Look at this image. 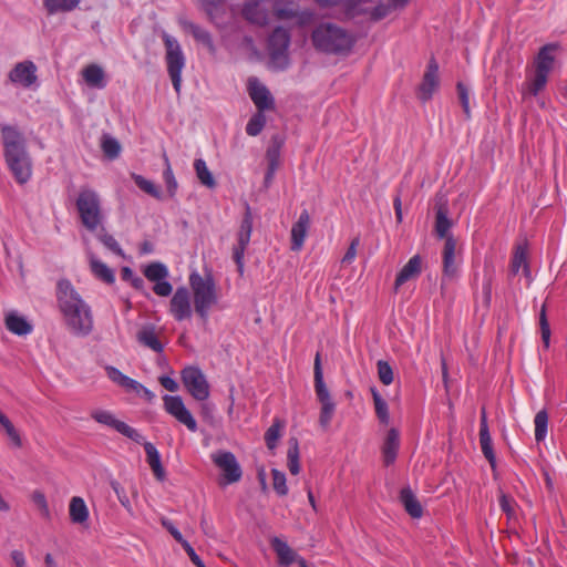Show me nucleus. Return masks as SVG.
I'll list each match as a JSON object with an SVG mask.
<instances>
[{
  "mask_svg": "<svg viewBox=\"0 0 567 567\" xmlns=\"http://www.w3.org/2000/svg\"><path fill=\"white\" fill-rule=\"evenodd\" d=\"M136 340L140 344L150 348L154 352L161 353L164 350V346L158 339L156 329L152 324L142 327V329L136 333Z\"/></svg>",
  "mask_w": 567,
  "mask_h": 567,
  "instance_id": "cd10ccee",
  "label": "nucleus"
},
{
  "mask_svg": "<svg viewBox=\"0 0 567 567\" xmlns=\"http://www.w3.org/2000/svg\"><path fill=\"white\" fill-rule=\"evenodd\" d=\"M279 20H290L298 17V11L293 7L278 8L275 11Z\"/></svg>",
  "mask_w": 567,
  "mask_h": 567,
  "instance_id": "680f3d73",
  "label": "nucleus"
},
{
  "mask_svg": "<svg viewBox=\"0 0 567 567\" xmlns=\"http://www.w3.org/2000/svg\"><path fill=\"white\" fill-rule=\"evenodd\" d=\"M70 518L73 523L83 524L89 518V511L83 498L79 496L72 497L70 502Z\"/></svg>",
  "mask_w": 567,
  "mask_h": 567,
  "instance_id": "f704fd0d",
  "label": "nucleus"
},
{
  "mask_svg": "<svg viewBox=\"0 0 567 567\" xmlns=\"http://www.w3.org/2000/svg\"><path fill=\"white\" fill-rule=\"evenodd\" d=\"M10 557L14 567H28L27 559L22 550H12L10 553Z\"/></svg>",
  "mask_w": 567,
  "mask_h": 567,
  "instance_id": "69168bd1",
  "label": "nucleus"
},
{
  "mask_svg": "<svg viewBox=\"0 0 567 567\" xmlns=\"http://www.w3.org/2000/svg\"><path fill=\"white\" fill-rule=\"evenodd\" d=\"M105 372L107 378L116 383L117 385L124 388L130 391L131 389L141 388V383L130 377L123 374L118 369L112 365L105 367Z\"/></svg>",
  "mask_w": 567,
  "mask_h": 567,
  "instance_id": "72a5a7b5",
  "label": "nucleus"
},
{
  "mask_svg": "<svg viewBox=\"0 0 567 567\" xmlns=\"http://www.w3.org/2000/svg\"><path fill=\"white\" fill-rule=\"evenodd\" d=\"M535 424V440L537 442H542L545 440L547 435V426H548V414L545 410H540L536 413L534 419Z\"/></svg>",
  "mask_w": 567,
  "mask_h": 567,
  "instance_id": "a18cd8bd",
  "label": "nucleus"
},
{
  "mask_svg": "<svg viewBox=\"0 0 567 567\" xmlns=\"http://www.w3.org/2000/svg\"><path fill=\"white\" fill-rule=\"evenodd\" d=\"M480 444H481L483 455L488 461L491 466L494 468L495 464H496V456H495V453L493 450V443H492V437H491L488 425H487V416H486L485 408H482V411H481Z\"/></svg>",
  "mask_w": 567,
  "mask_h": 567,
  "instance_id": "412c9836",
  "label": "nucleus"
},
{
  "mask_svg": "<svg viewBox=\"0 0 567 567\" xmlns=\"http://www.w3.org/2000/svg\"><path fill=\"white\" fill-rule=\"evenodd\" d=\"M523 267L526 276H529V266L527 262V250L523 246H517L512 259L511 269L516 275Z\"/></svg>",
  "mask_w": 567,
  "mask_h": 567,
  "instance_id": "79ce46f5",
  "label": "nucleus"
},
{
  "mask_svg": "<svg viewBox=\"0 0 567 567\" xmlns=\"http://www.w3.org/2000/svg\"><path fill=\"white\" fill-rule=\"evenodd\" d=\"M182 547L184 548V550L188 555L189 559L196 567L203 563L200 557L196 554V551L194 550V548L187 540L185 543H183Z\"/></svg>",
  "mask_w": 567,
  "mask_h": 567,
  "instance_id": "338daca9",
  "label": "nucleus"
},
{
  "mask_svg": "<svg viewBox=\"0 0 567 567\" xmlns=\"http://www.w3.org/2000/svg\"><path fill=\"white\" fill-rule=\"evenodd\" d=\"M287 466L292 475H297L300 472L299 463V442L296 437L289 440V447L287 451Z\"/></svg>",
  "mask_w": 567,
  "mask_h": 567,
  "instance_id": "58836bf2",
  "label": "nucleus"
},
{
  "mask_svg": "<svg viewBox=\"0 0 567 567\" xmlns=\"http://www.w3.org/2000/svg\"><path fill=\"white\" fill-rule=\"evenodd\" d=\"M243 14L249 22L257 25L268 23V12L259 1L247 2L243 9Z\"/></svg>",
  "mask_w": 567,
  "mask_h": 567,
  "instance_id": "c756f323",
  "label": "nucleus"
},
{
  "mask_svg": "<svg viewBox=\"0 0 567 567\" xmlns=\"http://www.w3.org/2000/svg\"><path fill=\"white\" fill-rule=\"evenodd\" d=\"M169 313L178 322L192 318L193 308L190 293L186 287H178L173 293L169 300Z\"/></svg>",
  "mask_w": 567,
  "mask_h": 567,
  "instance_id": "2eb2a0df",
  "label": "nucleus"
},
{
  "mask_svg": "<svg viewBox=\"0 0 567 567\" xmlns=\"http://www.w3.org/2000/svg\"><path fill=\"white\" fill-rule=\"evenodd\" d=\"M289 44V32L281 27L276 28L268 40L270 64L274 69L284 70L287 68L289 63L287 53Z\"/></svg>",
  "mask_w": 567,
  "mask_h": 567,
  "instance_id": "0eeeda50",
  "label": "nucleus"
},
{
  "mask_svg": "<svg viewBox=\"0 0 567 567\" xmlns=\"http://www.w3.org/2000/svg\"><path fill=\"white\" fill-rule=\"evenodd\" d=\"M458 100L461 102L463 112L466 118L471 117V109H470V92L466 85L462 82L456 84Z\"/></svg>",
  "mask_w": 567,
  "mask_h": 567,
  "instance_id": "5fc2aeb1",
  "label": "nucleus"
},
{
  "mask_svg": "<svg viewBox=\"0 0 567 567\" xmlns=\"http://www.w3.org/2000/svg\"><path fill=\"white\" fill-rule=\"evenodd\" d=\"M557 45L554 43L546 44L540 48L535 62H534V71L540 74L549 75L550 71L554 66V52L556 51Z\"/></svg>",
  "mask_w": 567,
  "mask_h": 567,
  "instance_id": "b1692460",
  "label": "nucleus"
},
{
  "mask_svg": "<svg viewBox=\"0 0 567 567\" xmlns=\"http://www.w3.org/2000/svg\"><path fill=\"white\" fill-rule=\"evenodd\" d=\"M56 301L65 326L71 333L86 337L93 330L91 307L81 298L69 280L62 279L56 285Z\"/></svg>",
  "mask_w": 567,
  "mask_h": 567,
  "instance_id": "f257e3e1",
  "label": "nucleus"
},
{
  "mask_svg": "<svg viewBox=\"0 0 567 567\" xmlns=\"http://www.w3.org/2000/svg\"><path fill=\"white\" fill-rule=\"evenodd\" d=\"M12 83L24 87L31 86L37 81V66L32 61L19 62L9 73Z\"/></svg>",
  "mask_w": 567,
  "mask_h": 567,
  "instance_id": "a211bd4d",
  "label": "nucleus"
},
{
  "mask_svg": "<svg viewBox=\"0 0 567 567\" xmlns=\"http://www.w3.org/2000/svg\"><path fill=\"white\" fill-rule=\"evenodd\" d=\"M163 401L164 409L169 415L184 424L190 432L197 431V422L179 395L166 394L163 396Z\"/></svg>",
  "mask_w": 567,
  "mask_h": 567,
  "instance_id": "4468645a",
  "label": "nucleus"
},
{
  "mask_svg": "<svg viewBox=\"0 0 567 567\" xmlns=\"http://www.w3.org/2000/svg\"><path fill=\"white\" fill-rule=\"evenodd\" d=\"M422 271V258L415 255L403 266L395 278L394 289L398 290L406 281L416 278Z\"/></svg>",
  "mask_w": 567,
  "mask_h": 567,
  "instance_id": "393cba45",
  "label": "nucleus"
},
{
  "mask_svg": "<svg viewBox=\"0 0 567 567\" xmlns=\"http://www.w3.org/2000/svg\"><path fill=\"white\" fill-rule=\"evenodd\" d=\"M440 85L439 64L434 58H431L426 71L423 74L421 84L419 85L417 96L421 101L427 102L432 99L434 92Z\"/></svg>",
  "mask_w": 567,
  "mask_h": 567,
  "instance_id": "dca6fc26",
  "label": "nucleus"
},
{
  "mask_svg": "<svg viewBox=\"0 0 567 567\" xmlns=\"http://www.w3.org/2000/svg\"><path fill=\"white\" fill-rule=\"evenodd\" d=\"M248 93L258 111L265 112L275 109V100L270 91L267 89L266 85L260 83L258 79H249Z\"/></svg>",
  "mask_w": 567,
  "mask_h": 567,
  "instance_id": "f3484780",
  "label": "nucleus"
},
{
  "mask_svg": "<svg viewBox=\"0 0 567 567\" xmlns=\"http://www.w3.org/2000/svg\"><path fill=\"white\" fill-rule=\"evenodd\" d=\"M453 226V221L449 218V207L446 203H440L435 208V224L434 231L437 238L447 240L449 237H453L450 234V229Z\"/></svg>",
  "mask_w": 567,
  "mask_h": 567,
  "instance_id": "5701e85b",
  "label": "nucleus"
},
{
  "mask_svg": "<svg viewBox=\"0 0 567 567\" xmlns=\"http://www.w3.org/2000/svg\"><path fill=\"white\" fill-rule=\"evenodd\" d=\"M0 426L4 430L6 434L11 440V442L14 444V446H17V447L22 446V440H21L19 432L17 431V429L14 427V425L12 424L10 419L1 411H0Z\"/></svg>",
  "mask_w": 567,
  "mask_h": 567,
  "instance_id": "c03bdc74",
  "label": "nucleus"
},
{
  "mask_svg": "<svg viewBox=\"0 0 567 567\" xmlns=\"http://www.w3.org/2000/svg\"><path fill=\"white\" fill-rule=\"evenodd\" d=\"M185 25L196 41L203 43L212 54L216 53V47L208 31L192 22H188Z\"/></svg>",
  "mask_w": 567,
  "mask_h": 567,
  "instance_id": "4c0bfd02",
  "label": "nucleus"
},
{
  "mask_svg": "<svg viewBox=\"0 0 567 567\" xmlns=\"http://www.w3.org/2000/svg\"><path fill=\"white\" fill-rule=\"evenodd\" d=\"M112 487L114 489V492L116 493L117 497H118V501L120 503L126 508V509H131V503H130V499L128 497L125 495L123 488H121L120 484L117 482H112Z\"/></svg>",
  "mask_w": 567,
  "mask_h": 567,
  "instance_id": "0e129e2a",
  "label": "nucleus"
},
{
  "mask_svg": "<svg viewBox=\"0 0 567 567\" xmlns=\"http://www.w3.org/2000/svg\"><path fill=\"white\" fill-rule=\"evenodd\" d=\"M443 277L454 278L457 274L456 239L449 237L442 250Z\"/></svg>",
  "mask_w": 567,
  "mask_h": 567,
  "instance_id": "4be33fe9",
  "label": "nucleus"
},
{
  "mask_svg": "<svg viewBox=\"0 0 567 567\" xmlns=\"http://www.w3.org/2000/svg\"><path fill=\"white\" fill-rule=\"evenodd\" d=\"M146 453V461L152 468L155 477L158 481L165 480V470L162 465L161 455L157 451V449L151 443V442H143L142 443Z\"/></svg>",
  "mask_w": 567,
  "mask_h": 567,
  "instance_id": "7c9ffc66",
  "label": "nucleus"
},
{
  "mask_svg": "<svg viewBox=\"0 0 567 567\" xmlns=\"http://www.w3.org/2000/svg\"><path fill=\"white\" fill-rule=\"evenodd\" d=\"M399 447V431L396 429H390L382 446L383 462L386 466L394 463Z\"/></svg>",
  "mask_w": 567,
  "mask_h": 567,
  "instance_id": "c85d7f7f",
  "label": "nucleus"
},
{
  "mask_svg": "<svg viewBox=\"0 0 567 567\" xmlns=\"http://www.w3.org/2000/svg\"><path fill=\"white\" fill-rule=\"evenodd\" d=\"M212 461L221 472L220 485L234 484L241 480L243 470L234 453L216 451L212 454Z\"/></svg>",
  "mask_w": 567,
  "mask_h": 567,
  "instance_id": "1a4fd4ad",
  "label": "nucleus"
},
{
  "mask_svg": "<svg viewBox=\"0 0 567 567\" xmlns=\"http://www.w3.org/2000/svg\"><path fill=\"white\" fill-rule=\"evenodd\" d=\"M85 83L95 89H104L106 86L105 73L97 64H90L82 71Z\"/></svg>",
  "mask_w": 567,
  "mask_h": 567,
  "instance_id": "2f4dec72",
  "label": "nucleus"
},
{
  "mask_svg": "<svg viewBox=\"0 0 567 567\" xmlns=\"http://www.w3.org/2000/svg\"><path fill=\"white\" fill-rule=\"evenodd\" d=\"M547 82V75L533 71L522 86L523 99L526 100L529 96H537L546 87Z\"/></svg>",
  "mask_w": 567,
  "mask_h": 567,
  "instance_id": "bb28decb",
  "label": "nucleus"
},
{
  "mask_svg": "<svg viewBox=\"0 0 567 567\" xmlns=\"http://www.w3.org/2000/svg\"><path fill=\"white\" fill-rule=\"evenodd\" d=\"M6 163L19 184L27 183L32 175V164L25 150L4 154Z\"/></svg>",
  "mask_w": 567,
  "mask_h": 567,
  "instance_id": "f8f14e48",
  "label": "nucleus"
},
{
  "mask_svg": "<svg viewBox=\"0 0 567 567\" xmlns=\"http://www.w3.org/2000/svg\"><path fill=\"white\" fill-rule=\"evenodd\" d=\"M90 267L92 274L100 280L106 284H113L115 280L114 271L96 257H90Z\"/></svg>",
  "mask_w": 567,
  "mask_h": 567,
  "instance_id": "c9c22d12",
  "label": "nucleus"
},
{
  "mask_svg": "<svg viewBox=\"0 0 567 567\" xmlns=\"http://www.w3.org/2000/svg\"><path fill=\"white\" fill-rule=\"evenodd\" d=\"M310 227V215L308 210H302L299 215L298 220L292 225L291 228V250L299 251L302 249L305 239L307 237Z\"/></svg>",
  "mask_w": 567,
  "mask_h": 567,
  "instance_id": "aec40b11",
  "label": "nucleus"
},
{
  "mask_svg": "<svg viewBox=\"0 0 567 567\" xmlns=\"http://www.w3.org/2000/svg\"><path fill=\"white\" fill-rule=\"evenodd\" d=\"M159 382L169 392H175V391L178 390L177 382L174 379L169 378V377H166V375L161 377L159 378Z\"/></svg>",
  "mask_w": 567,
  "mask_h": 567,
  "instance_id": "774afa93",
  "label": "nucleus"
},
{
  "mask_svg": "<svg viewBox=\"0 0 567 567\" xmlns=\"http://www.w3.org/2000/svg\"><path fill=\"white\" fill-rule=\"evenodd\" d=\"M313 374H315V391L317 398L321 404L319 423L326 430L330 425V422L333 417L336 411V403L333 402L329 390L323 381V373L321 367V355L317 352L315 357L313 363Z\"/></svg>",
  "mask_w": 567,
  "mask_h": 567,
  "instance_id": "423d86ee",
  "label": "nucleus"
},
{
  "mask_svg": "<svg viewBox=\"0 0 567 567\" xmlns=\"http://www.w3.org/2000/svg\"><path fill=\"white\" fill-rule=\"evenodd\" d=\"M266 124V116L264 112L258 111L254 114L247 123L246 133L250 136H257Z\"/></svg>",
  "mask_w": 567,
  "mask_h": 567,
  "instance_id": "09e8293b",
  "label": "nucleus"
},
{
  "mask_svg": "<svg viewBox=\"0 0 567 567\" xmlns=\"http://www.w3.org/2000/svg\"><path fill=\"white\" fill-rule=\"evenodd\" d=\"M162 38L166 50L165 61L167 65V72L172 80L174 90L176 91L177 95H179L182 87V71L186 63L185 55L181 44L174 37L164 32Z\"/></svg>",
  "mask_w": 567,
  "mask_h": 567,
  "instance_id": "39448f33",
  "label": "nucleus"
},
{
  "mask_svg": "<svg viewBox=\"0 0 567 567\" xmlns=\"http://www.w3.org/2000/svg\"><path fill=\"white\" fill-rule=\"evenodd\" d=\"M31 499H32L33 504L37 506L41 516L45 519H50L51 514H50V509H49V505H48L45 495L40 491H34L31 495Z\"/></svg>",
  "mask_w": 567,
  "mask_h": 567,
  "instance_id": "603ef678",
  "label": "nucleus"
},
{
  "mask_svg": "<svg viewBox=\"0 0 567 567\" xmlns=\"http://www.w3.org/2000/svg\"><path fill=\"white\" fill-rule=\"evenodd\" d=\"M143 275L154 282L153 291L159 297H168L173 291V286L166 280L169 272L167 267L159 261L151 262L143 269Z\"/></svg>",
  "mask_w": 567,
  "mask_h": 567,
  "instance_id": "ddd939ff",
  "label": "nucleus"
},
{
  "mask_svg": "<svg viewBox=\"0 0 567 567\" xmlns=\"http://www.w3.org/2000/svg\"><path fill=\"white\" fill-rule=\"evenodd\" d=\"M91 417L100 424L109 426L135 443H142L143 435L134 427L116 419L115 414L106 410H94Z\"/></svg>",
  "mask_w": 567,
  "mask_h": 567,
  "instance_id": "9b49d317",
  "label": "nucleus"
},
{
  "mask_svg": "<svg viewBox=\"0 0 567 567\" xmlns=\"http://www.w3.org/2000/svg\"><path fill=\"white\" fill-rule=\"evenodd\" d=\"M194 168L199 182L208 188H214L216 186V181L213 177V174L208 169L206 162L202 158H197L194 162Z\"/></svg>",
  "mask_w": 567,
  "mask_h": 567,
  "instance_id": "a19ab883",
  "label": "nucleus"
},
{
  "mask_svg": "<svg viewBox=\"0 0 567 567\" xmlns=\"http://www.w3.org/2000/svg\"><path fill=\"white\" fill-rule=\"evenodd\" d=\"M282 427V423L280 420L276 419L271 426L265 433V442L269 450H274L277 446V442L280 437V430Z\"/></svg>",
  "mask_w": 567,
  "mask_h": 567,
  "instance_id": "8fccbe9b",
  "label": "nucleus"
},
{
  "mask_svg": "<svg viewBox=\"0 0 567 567\" xmlns=\"http://www.w3.org/2000/svg\"><path fill=\"white\" fill-rule=\"evenodd\" d=\"M377 367L380 381L384 385L391 384L393 382V370L391 365L386 361L379 360Z\"/></svg>",
  "mask_w": 567,
  "mask_h": 567,
  "instance_id": "6e6d98bb",
  "label": "nucleus"
},
{
  "mask_svg": "<svg viewBox=\"0 0 567 567\" xmlns=\"http://www.w3.org/2000/svg\"><path fill=\"white\" fill-rule=\"evenodd\" d=\"M268 168L277 171L279 166V151L277 148H269L267 151Z\"/></svg>",
  "mask_w": 567,
  "mask_h": 567,
  "instance_id": "e2e57ef3",
  "label": "nucleus"
},
{
  "mask_svg": "<svg viewBox=\"0 0 567 567\" xmlns=\"http://www.w3.org/2000/svg\"><path fill=\"white\" fill-rule=\"evenodd\" d=\"M188 281L194 295V311L206 322L209 310L218 302L216 282L212 275L203 277L197 271L189 275Z\"/></svg>",
  "mask_w": 567,
  "mask_h": 567,
  "instance_id": "f03ea898",
  "label": "nucleus"
},
{
  "mask_svg": "<svg viewBox=\"0 0 567 567\" xmlns=\"http://www.w3.org/2000/svg\"><path fill=\"white\" fill-rule=\"evenodd\" d=\"M272 475V486L278 495L285 496L288 493V487L286 483V475L279 470L274 468L271 471Z\"/></svg>",
  "mask_w": 567,
  "mask_h": 567,
  "instance_id": "864d4df0",
  "label": "nucleus"
},
{
  "mask_svg": "<svg viewBox=\"0 0 567 567\" xmlns=\"http://www.w3.org/2000/svg\"><path fill=\"white\" fill-rule=\"evenodd\" d=\"M101 146L103 153L110 159L116 158L121 153V145L118 141L110 135L103 136Z\"/></svg>",
  "mask_w": 567,
  "mask_h": 567,
  "instance_id": "de8ad7c7",
  "label": "nucleus"
},
{
  "mask_svg": "<svg viewBox=\"0 0 567 567\" xmlns=\"http://www.w3.org/2000/svg\"><path fill=\"white\" fill-rule=\"evenodd\" d=\"M499 506L504 513L512 518L515 516V502L512 497L502 494L499 497Z\"/></svg>",
  "mask_w": 567,
  "mask_h": 567,
  "instance_id": "13d9d810",
  "label": "nucleus"
},
{
  "mask_svg": "<svg viewBox=\"0 0 567 567\" xmlns=\"http://www.w3.org/2000/svg\"><path fill=\"white\" fill-rule=\"evenodd\" d=\"M76 209L82 225L90 231L102 226L104 215L99 194L92 188H81L76 198Z\"/></svg>",
  "mask_w": 567,
  "mask_h": 567,
  "instance_id": "20e7f679",
  "label": "nucleus"
},
{
  "mask_svg": "<svg viewBox=\"0 0 567 567\" xmlns=\"http://www.w3.org/2000/svg\"><path fill=\"white\" fill-rule=\"evenodd\" d=\"M132 178L135 182V184L146 194L159 199L161 193L158 188L154 185L153 182L146 179L142 175L132 174Z\"/></svg>",
  "mask_w": 567,
  "mask_h": 567,
  "instance_id": "3c124183",
  "label": "nucleus"
},
{
  "mask_svg": "<svg viewBox=\"0 0 567 567\" xmlns=\"http://www.w3.org/2000/svg\"><path fill=\"white\" fill-rule=\"evenodd\" d=\"M102 230H104V229L102 228ZM99 239L106 248H109L114 254H116L118 256L124 255L123 249L121 248L120 244L116 241V239L112 235L103 231L99 235Z\"/></svg>",
  "mask_w": 567,
  "mask_h": 567,
  "instance_id": "4d7b16f0",
  "label": "nucleus"
},
{
  "mask_svg": "<svg viewBox=\"0 0 567 567\" xmlns=\"http://www.w3.org/2000/svg\"><path fill=\"white\" fill-rule=\"evenodd\" d=\"M1 137L4 154L25 150L24 137L16 126L2 124Z\"/></svg>",
  "mask_w": 567,
  "mask_h": 567,
  "instance_id": "6ab92c4d",
  "label": "nucleus"
},
{
  "mask_svg": "<svg viewBox=\"0 0 567 567\" xmlns=\"http://www.w3.org/2000/svg\"><path fill=\"white\" fill-rule=\"evenodd\" d=\"M311 39L316 49L328 53L348 52L352 47L351 37L344 30L331 23L317 27Z\"/></svg>",
  "mask_w": 567,
  "mask_h": 567,
  "instance_id": "7ed1b4c3",
  "label": "nucleus"
},
{
  "mask_svg": "<svg viewBox=\"0 0 567 567\" xmlns=\"http://www.w3.org/2000/svg\"><path fill=\"white\" fill-rule=\"evenodd\" d=\"M271 545L279 558L280 564L290 565L296 560L298 561L297 554L286 542L276 537L272 539Z\"/></svg>",
  "mask_w": 567,
  "mask_h": 567,
  "instance_id": "e433bc0d",
  "label": "nucleus"
},
{
  "mask_svg": "<svg viewBox=\"0 0 567 567\" xmlns=\"http://www.w3.org/2000/svg\"><path fill=\"white\" fill-rule=\"evenodd\" d=\"M162 525L174 537V539L177 543L183 545V543L186 542V539L183 537L181 532L174 526V524L169 519L163 518L162 519Z\"/></svg>",
  "mask_w": 567,
  "mask_h": 567,
  "instance_id": "bf43d9fd",
  "label": "nucleus"
},
{
  "mask_svg": "<svg viewBox=\"0 0 567 567\" xmlns=\"http://www.w3.org/2000/svg\"><path fill=\"white\" fill-rule=\"evenodd\" d=\"M163 158H164V163H165V169H164V173H163V178L165 181L168 195L171 197H174L176 192H177L178 184H177V181H176V178L174 176V173L172 171L171 163H169V159H168L167 155L164 154Z\"/></svg>",
  "mask_w": 567,
  "mask_h": 567,
  "instance_id": "49530a36",
  "label": "nucleus"
},
{
  "mask_svg": "<svg viewBox=\"0 0 567 567\" xmlns=\"http://www.w3.org/2000/svg\"><path fill=\"white\" fill-rule=\"evenodd\" d=\"M6 328L13 334L27 336L32 332V324L17 311H9L4 318Z\"/></svg>",
  "mask_w": 567,
  "mask_h": 567,
  "instance_id": "a878e982",
  "label": "nucleus"
},
{
  "mask_svg": "<svg viewBox=\"0 0 567 567\" xmlns=\"http://www.w3.org/2000/svg\"><path fill=\"white\" fill-rule=\"evenodd\" d=\"M80 0H43V6L49 14L72 11Z\"/></svg>",
  "mask_w": 567,
  "mask_h": 567,
  "instance_id": "ea45409f",
  "label": "nucleus"
},
{
  "mask_svg": "<svg viewBox=\"0 0 567 567\" xmlns=\"http://www.w3.org/2000/svg\"><path fill=\"white\" fill-rule=\"evenodd\" d=\"M400 501L411 517L420 518L423 515V508L410 487L402 488Z\"/></svg>",
  "mask_w": 567,
  "mask_h": 567,
  "instance_id": "473e14b6",
  "label": "nucleus"
},
{
  "mask_svg": "<svg viewBox=\"0 0 567 567\" xmlns=\"http://www.w3.org/2000/svg\"><path fill=\"white\" fill-rule=\"evenodd\" d=\"M252 231V215L250 207H246L245 215L240 223V227L236 235V244L233 246V259L237 266L239 276L244 275L245 271V251L250 243Z\"/></svg>",
  "mask_w": 567,
  "mask_h": 567,
  "instance_id": "6e6552de",
  "label": "nucleus"
},
{
  "mask_svg": "<svg viewBox=\"0 0 567 567\" xmlns=\"http://www.w3.org/2000/svg\"><path fill=\"white\" fill-rule=\"evenodd\" d=\"M182 382L194 399L198 401L208 399L209 384L199 368H185L182 371Z\"/></svg>",
  "mask_w": 567,
  "mask_h": 567,
  "instance_id": "9d476101",
  "label": "nucleus"
},
{
  "mask_svg": "<svg viewBox=\"0 0 567 567\" xmlns=\"http://www.w3.org/2000/svg\"><path fill=\"white\" fill-rule=\"evenodd\" d=\"M371 393L373 396L374 409L378 419L381 423L388 424L390 420L388 403L382 399L380 393L374 388L371 389Z\"/></svg>",
  "mask_w": 567,
  "mask_h": 567,
  "instance_id": "37998d69",
  "label": "nucleus"
},
{
  "mask_svg": "<svg viewBox=\"0 0 567 567\" xmlns=\"http://www.w3.org/2000/svg\"><path fill=\"white\" fill-rule=\"evenodd\" d=\"M360 245V238L359 237H355L351 240L349 247H348V250L347 252L344 254L343 258H342V262L343 264H351L355 256H357V249Z\"/></svg>",
  "mask_w": 567,
  "mask_h": 567,
  "instance_id": "052dcab7",
  "label": "nucleus"
}]
</instances>
